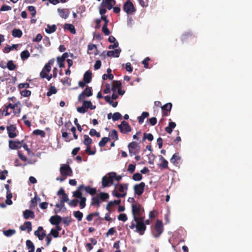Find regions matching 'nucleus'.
I'll return each instance as SVG.
<instances>
[{
  "label": "nucleus",
  "mask_w": 252,
  "mask_h": 252,
  "mask_svg": "<svg viewBox=\"0 0 252 252\" xmlns=\"http://www.w3.org/2000/svg\"><path fill=\"white\" fill-rule=\"evenodd\" d=\"M8 174V171L6 170H4L3 171L0 172V179L3 180L5 179L6 176Z\"/></svg>",
  "instance_id": "nucleus-64"
},
{
  "label": "nucleus",
  "mask_w": 252,
  "mask_h": 252,
  "mask_svg": "<svg viewBox=\"0 0 252 252\" xmlns=\"http://www.w3.org/2000/svg\"><path fill=\"white\" fill-rule=\"evenodd\" d=\"M149 114L147 112H142L141 115L137 118L139 123L140 124H142L144 121V119L147 118L149 116Z\"/></svg>",
  "instance_id": "nucleus-33"
},
{
  "label": "nucleus",
  "mask_w": 252,
  "mask_h": 252,
  "mask_svg": "<svg viewBox=\"0 0 252 252\" xmlns=\"http://www.w3.org/2000/svg\"><path fill=\"white\" fill-rule=\"evenodd\" d=\"M122 83L120 81H114L113 82L111 90L115 93L117 89L121 88Z\"/></svg>",
  "instance_id": "nucleus-28"
},
{
  "label": "nucleus",
  "mask_w": 252,
  "mask_h": 252,
  "mask_svg": "<svg viewBox=\"0 0 252 252\" xmlns=\"http://www.w3.org/2000/svg\"><path fill=\"white\" fill-rule=\"evenodd\" d=\"M56 30L57 27L55 25H53L52 26L48 25L47 28L45 29V31L47 33L50 34L54 32Z\"/></svg>",
  "instance_id": "nucleus-35"
},
{
  "label": "nucleus",
  "mask_w": 252,
  "mask_h": 252,
  "mask_svg": "<svg viewBox=\"0 0 252 252\" xmlns=\"http://www.w3.org/2000/svg\"><path fill=\"white\" fill-rule=\"evenodd\" d=\"M146 139L150 141H152L154 139V136L151 133H144L143 134V141Z\"/></svg>",
  "instance_id": "nucleus-47"
},
{
  "label": "nucleus",
  "mask_w": 252,
  "mask_h": 252,
  "mask_svg": "<svg viewBox=\"0 0 252 252\" xmlns=\"http://www.w3.org/2000/svg\"><path fill=\"white\" fill-rule=\"evenodd\" d=\"M181 159V157L178 153L174 154L170 158V162L174 165H177L179 163V161Z\"/></svg>",
  "instance_id": "nucleus-24"
},
{
  "label": "nucleus",
  "mask_w": 252,
  "mask_h": 252,
  "mask_svg": "<svg viewBox=\"0 0 252 252\" xmlns=\"http://www.w3.org/2000/svg\"><path fill=\"white\" fill-rule=\"evenodd\" d=\"M64 28L65 30L69 31L71 33L75 34L76 33V30L74 26L72 24H65Z\"/></svg>",
  "instance_id": "nucleus-30"
},
{
  "label": "nucleus",
  "mask_w": 252,
  "mask_h": 252,
  "mask_svg": "<svg viewBox=\"0 0 252 252\" xmlns=\"http://www.w3.org/2000/svg\"><path fill=\"white\" fill-rule=\"evenodd\" d=\"M159 160L162 161V162L158 164V166L163 169H166L168 168V161L162 156H159Z\"/></svg>",
  "instance_id": "nucleus-26"
},
{
  "label": "nucleus",
  "mask_w": 252,
  "mask_h": 252,
  "mask_svg": "<svg viewBox=\"0 0 252 252\" xmlns=\"http://www.w3.org/2000/svg\"><path fill=\"white\" fill-rule=\"evenodd\" d=\"M102 31L105 35H108L110 33L109 30L107 28V25L103 24L102 28Z\"/></svg>",
  "instance_id": "nucleus-55"
},
{
  "label": "nucleus",
  "mask_w": 252,
  "mask_h": 252,
  "mask_svg": "<svg viewBox=\"0 0 252 252\" xmlns=\"http://www.w3.org/2000/svg\"><path fill=\"white\" fill-rule=\"evenodd\" d=\"M22 33V31L20 29H14L12 32V35L15 37H21Z\"/></svg>",
  "instance_id": "nucleus-34"
},
{
  "label": "nucleus",
  "mask_w": 252,
  "mask_h": 252,
  "mask_svg": "<svg viewBox=\"0 0 252 252\" xmlns=\"http://www.w3.org/2000/svg\"><path fill=\"white\" fill-rule=\"evenodd\" d=\"M98 196L100 200L104 201L109 198V195L107 193L100 192Z\"/></svg>",
  "instance_id": "nucleus-46"
},
{
  "label": "nucleus",
  "mask_w": 252,
  "mask_h": 252,
  "mask_svg": "<svg viewBox=\"0 0 252 252\" xmlns=\"http://www.w3.org/2000/svg\"><path fill=\"white\" fill-rule=\"evenodd\" d=\"M84 140L83 141V143L87 147L90 146V145L92 143V139L88 135H86V134L84 135Z\"/></svg>",
  "instance_id": "nucleus-38"
},
{
  "label": "nucleus",
  "mask_w": 252,
  "mask_h": 252,
  "mask_svg": "<svg viewBox=\"0 0 252 252\" xmlns=\"http://www.w3.org/2000/svg\"><path fill=\"white\" fill-rule=\"evenodd\" d=\"M93 95L92 87H87L86 89L78 95V100L79 102L83 101L86 97H89Z\"/></svg>",
  "instance_id": "nucleus-6"
},
{
  "label": "nucleus",
  "mask_w": 252,
  "mask_h": 252,
  "mask_svg": "<svg viewBox=\"0 0 252 252\" xmlns=\"http://www.w3.org/2000/svg\"><path fill=\"white\" fill-rule=\"evenodd\" d=\"M50 71H47L45 69V66L42 68L41 71L40 73V77L41 78H45L47 77V74Z\"/></svg>",
  "instance_id": "nucleus-52"
},
{
  "label": "nucleus",
  "mask_w": 252,
  "mask_h": 252,
  "mask_svg": "<svg viewBox=\"0 0 252 252\" xmlns=\"http://www.w3.org/2000/svg\"><path fill=\"white\" fill-rule=\"evenodd\" d=\"M26 229H27L28 232H30L32 230V223L30 221H26L24 223Z\"/></svg>",
  "instance_id": "nucleus-62"
},
{
  "label": "nucleus",
  "mask_w": 252,
  "mask_h": 252,
  "mask_svg": "<svg viewBox=\"0 0 252 252\" xmlns=\"http://www.w3.org/2000/svg\"><path fill=\"white\" fill-rule=\"evenodd\" d=\"M145 217H140L139 218H134L133 220L136 223V231L140 235L144 234L146 229V226L144 223Z\"/></svg>",
  "instance_id": "nucleus-2"
},
{
  "label": "nucleus",
  "mask_w": 252,
  "mask_h": 252,
  "mask_svg": "<svg viewBox=\"0 0 252 252\" xmlns=\"http://www.w3.org/2000/svg\"><path fill=\"white\" fill-rule=\"evenodd\" d=\"M118 127L120 130V132L123 134H126L130 132L132 130V128L129 124L125 121H123L118 126Z\"/></svg>",
  "instance_id": "nucleus-7"
},
{
  "label": "nucleus",
  "mask_w": 252,
  "mask_h": 252,
  "mask_svg": "<svg viewBox=\"0 0 252 252\" xmlns=\"http://www.w3.org/2000/svg\"><path fill=\"white\" fill-rule=\"evenodd\" d=\"M33 133L35 135H40L41 137L45 136V132L40 129H36L33 131Z\"/></svg>",
  "instance_id": "nucleus-59"
},
{
  "label": "nucleus",
  "mask_w": 252,
  "mask_h": 252,
  "mask_svg": "<svg viewBox=\"0 0 252 252\" xmlns=\"http://www.w3.org/2000/svg\"><path fill=\"white\" fill-rule=\"evenodd\" d=\"M55 62L54 59H52L50 60L48 63H46L45 66V70L47 71H50L51 70V66L54 64Z\"/></svg>",
  "instance_id": "nucleus-39"
},
{
  "label": "nucleus",
  "mask_w": 252,
  "mask_h": 252,
  "mask_svg": "<svg viewBox=\"0 0 252 252\" xmlns=\"http://www.w3.org/2000/svg\"><path fill=\"white\" fill-rule=\"evenodd\" d=\"M8 137L10 138H15L17 136L16 133V127L13 125L7 126L6 127Z\"/></svg>",
  "instance_id": "nucleus-13"
},
{
  "label": "nucleus",
  "mask_w": 252,
  "mask_h": 252,
  "mask_svg": "<svg viewBox=\"0 0 252 252\" xmlns=\"http://www.w3.org/2000/svg\"><path fill=\"white\" fill-rule=\"evenodd\" d=\"M123 10L127 14H132L136 11L133 4L130 0H127L124 4Z\"/></svg>",
  "instance_id": "nucleus-5"
},
{
  "label": "nucleus",
  "mask_w": 252,
  "mask_h": 252,
  "mask_svg": "<svg viewBox=\"0 0 252 252\" xmlns=\"http://www.w3.org/2000/svg\"><path fill=\"white\" fill-rule=\"evenodd\" d=\"M23 217L24 219L27 220L30 218L33 219L35 217L34 213L33 211L29 210H26L23 212Z\"/></svg>",
  "instance_id": "nucleus-23"
},
{
  "label": "nucleus",
  "mask_w": 252,
  "mask_h": 252,
  "mask_svg": "<svg viewBox=\"0 0 252 252\" xmlns=\"http://www.w3.org/2000/svg\"><path fill=\"white\" fill-rule=\"evenodd\" d=\"M195 37L191 32H188L184 33L181 37V41L184 43L186 40H190Z\"/></svg>",
  "instance_id": "nucleus-20"
},
{
  "label": "nucleus",
  "mask_w": 252,
  "mask_h": 252,
  "mask_svg": "<svg viewBox=\"0 0 252 252\" xmlns=\"http://www.w3.org/2000/svg\"><path fill=\"white\" fill-rule=\"evenodd\" d=\"M23 140L21 142L18 141H9V147L10 149L12 150L17 149L21 147V143L23 142Z\"/></svg>",
  "instance_id": "nucleus-16"
},
{
  "label": "nucleus",
  "mask_w": 252,
  "mask_h": 252,
  "mask_svg": "<svg viewBox=\"0 0 252 252\" xmlns=\"http://www.w3.org/2000/svg\"><path fill=\"white\" fill-rule=\"evenodd\" d=\"M112 194L113 196L118 197V198H121V197H124L126 195V191H125V192L123 193H119L117 191L114 190L112 192Z\"/></svg>",
  "instance_id": "nucleus-48"
},
{
  "label": "nucleus",
  "mask_w": 252,
  "mask_h": 252,
  "mask_svg": "<svg viewBox=\"0 0 252 252\" xmlns=\"http://www.w3.org/2000/svg\"><path fill=\"white\" fill-rule=\"evenodd\" d=\"M30 56V53L28 50H25L21 52V58L23 61L27 59Z\"/></svg>",
  "instance_id": "nucleus-45"
},
{
  "label": "nucleus",
  "mask_w": 252,
  "mask_h": 252,
  "mask_svg": "<svg viewBox=\"0 0 252 252\" xmlns=\"http://www.w3.org/2000/svg\"><path fill=\"white\" fill-rule=\"evenodd\" d=\"M176 126V124L175 123L170 122L169 123L168 126L165 127V130L168 133L170 134L172 132L173 129Z\"/></svg>",
  "instance_id": "nucleus-29"
},
{
  "label": "nucleus",
  "mask_w": 252,
  "mask_h": 252,
  "mask_svg": "<svg viewBox=\"0 0 252 252\" xmlns=\"http://www.w3.org/2000/svg\"><path fill=\"white\" fill-rule=\"evenodd\" d=\"M129 154L130 156L136 155L139 152V146L136 142H131L128 145Z\"/></svg>",
  "instance_id": "nucleus-9"
},
{
  "label": "nucleus",
  "mask_w": 252,
  "mask_h": 252,
  "mask_svg": "<svg viewBox=\"0 0 252 252\" xmlns=\"http://www.w3.org/2000/svg\"><path fill=\"white\" fill-rule=\"evenodd\" d=\"M172 107L171 103H167L161 106V109L162 111V116H167L169 114V112L171 111Z\"/></svg>",
  "instance_id": "nucleus-15"
},
{
  "label": "nucleus",
  "mask_w": 252,
  "mask_h": 252,
  "mask_svg": "<svg viewBox=\"0 0 252 252\" xmlns=\"http://www.w3.org/2000/svg\"><path fill=\"white\" fill-rule=\"evenodd\" d=\"M62 220V218L61 216L59 215H55L52 216L50 218L49 221L52 224L57 225V224H60Z\"/></svg>",
  "instance_id": "nucleus-18"
},
{
  "label": "nucleus",
  "mask_w": 252,
  "mask_h": 252,
  "mask_svg": "<svg viewBox=\"0 0 252 252\" xmlns=\"http://www.w3.org/2000/svg\"><path fill=\"white\" fill-rule=\"evenodd\" d=\"M121 203V200L120 199H119V200H115L114 201H111L110 202H109L107 206H106V209H108V208H109V206L110 205H119Z\"/></svg>",
  "instance_id": "nucleus-60"
},
{
  "label": "nucleus",
  "mask_w": 252,
  "mask_h": 252,
  "mask_svg": "<svg viewBox=\"0 0 252 252\" xmlns=\"http://www.w3.org/2000/svg\"><path fill=\"white\" fill-rule=\"evenodd\" d=\"M6 67L10 70H14L16 68V65L12 61H9L6 64Z\"/></svg>",
  "instance_id": "nucleus-43"
},
{
  "label": "nucleus",
  "mask_w": 252,
  "mask_h": 252,
  "mask_svg": "<svg viewBox=\"0 0 252 252\" xmlns=\"http://www.w3.org/2000/svg\"><path fill=\"white\" fill-rule=\"evenodd\" d=\"M131 211L133 219L145 217L144 215V209L139 203H133L131 205Z\"/></svg>",
  "instance_id": "nucleus-1"
},
{
  "label": "nucleus",
  "mask_w": 252,
  "mask_h": 252,
  "mask_svg": "<svg viewBox=\"0 0 252 252\" xmlns=\"http://www.w3.org/2000/svg\"><path fill=\"white\" fill-rule=\"evenodd\" d=\"M73 196L77 198H79L80 201L78 203H79V206L81 209H83L86 206V198L85 197L82 196V193L81 191H79V190H76L73 192Z\"/></svg>",
  "instance_id": "nucleus-8"
},
{
  "label": "nucleus",
  "mask_w": 252,
  "mask_h": 252,
  "mask_svg": "<svg viewBox=\"0 0 252 252\" xmlns=\"http://www.w3.org/2000/svg\"><path fill=\"white\" fill-rule=\"evenodd\" d=\"M89 134L91 136H96L97 137H100V133L97 132L96 130L94 128H92L90 129Z\"/></svg>",
  "instance_id": "nucleus-51"
},
{
  "label": "nucleus",
  "mask_w": 252,
  "mask_h": 252,
  "mask_svg": "<svg viewBox=\"0 0 252 252\" xmlns=\"http://www.w3.org/2000/svg\"><path fill=\"white\" fill-rule=\"evenodd\" d=\"M121 50L120 49H116L115 50L109 51L107 52V56L108 57H114L118 58L119 57Z\"/></svg>",
  "instance_id": "nucleus-21"
},
{
  "label": "nucleus",
  "mask_w": 252,
  "mask_h": 252,
  "mask_svg": "<svg viewBox=\"0 0 252 252\" xmlns=\"http://www.w3.org/2000/svg\"><path fill=\"white\" fill-rule=\"evenodd\" d=\"M122 115L119 112H115L112 115V120L114 121H116L122 118Z\"/></svg>",
  "instance_id": "nucleus-53"
},
{
  "label": "nucleus",
  "mask_w": 252,
  "mask_h": 252,
  "mask_svg": "<svg viewBox=\"0 0 252 252\" xmlns=\"http://www.w3.org/2000/svg\"><path fill=\"white\" fill-rule=\"evenodd\" d=\"M34 235L38 237L39 240H42L46 236L45 231L42 226H39L37 230L34 231Z\"/></svg>",
  "instance_id": "nucleus-14"
},
{
  "label": "nucleus",
  "mask_w": 252,
  "mask_h": 252,
  "mask_svg": "<svg viewBox=\"0 0 252 252\" xmlns=\"http://www.w3.org/2000/svg\"><path fill=\"white\" fill-rule=\"evenodd\" d=\"M84 190L87 193H89L91 195H94L96 193V189L95 188H91L90 186H84L83 185L79 186L76 190L81 191Z\"/></svg>",
  "instance_id": "nucleus-10"
},
{
  "label": "nucleus",
  "mask_w": 252,
  "mask_h": 252,
  "mask_svg": "<svg viewBox=\"0 0 252 252\" xmlns=\"http://www.w3.org/2000/svg\"><path fill=\"white\" fill-rule=\"evenodd\" d=\"M83 104L84 106L88 110V108H90L91 110H94L96 108L95 105H93L91 101H87L83 100Z\"/></svg>",
  "instance_id": "nucleus-27"
},
{
  "label": "nucleus",
  "mask_w": 252,
  "mask_h": 252,
  "mask_svg": "<svg viewBox=\"0 0 252 252\" xmlns=\"http://www.w3.org/2000/svg\"><path fill=\"white\" fill-rule=\"evenodd\" d=\"M28 9L31 12V15L32 17H34L35 16L36 11L34 6L32 5L29 6L28 7Z\"/></svg>",
  "instance_id": "nucleus-56"
},
{
  "label": "nucleus",
  "mask_w": 252,
  "mask_h": 252,
  "mask_svg": "<svg viewBox=\"0 0 252 252\" xmlns=\"http://www.w3.org/2000/svg\"><path fill=\"white\" fill-rule=\"evenodd\" d=\"M68 57L67 53H63L61 57H58L57 58V62L59 66L61 68L64 67V62L66 58Z\"/></svg>",
  "instance_id": "nucleus-17"
},
{
  "label": "nucleus",
  "mask_w": 252,
  "mask_h": 252,
  "mask_svg": "<svg viewBox=\"0 0 252 252\" xmlns=\"http://www.w3.org/2000/svg\"><path fill=\"white\" fill-rule=\"evenodd\" d=\"M113 184V179L110 173L108 174V176L105 175L102 179V186L103 188L109 187Z\"/></svg>",
  "instance_id": "nucleus-12"
},
{
  "label": "nucleus",
  "mask_w": 252,
  "mask_h": 252,
  "mask_svg": "<svg viewBox=\"0 0 252 252\" xmlns=\"http://www.w3.org/2000/svg\"><path fill=\"white\" fill-rule=\"evenodd\" d=\"M163 231V225L162 221L159 220H157L152 230V234L155 238H158L162 233Z\"/></svg>",
  "instance_id": "nucleus-3"
},
{
  "label": "nucleus",
  "mask_w": 252,
  "mask_h": 252,
  "mask_svg": "<svg viewBox=\"0 0 252 252\" xmlns=\"http://www.w3.org/2000/svg\"><path fill=\"white\" fill-rule=\"evenodd\" d=\"M128 185L127 184H119L117 186V188L119 191L122 192V193L125 192V191H126Z\"/></svg>",
  "instance_id": "nucleus-32"
},
{
  "label": "nucleus",
  "mask_w": 252,
  "mask_h": 252,
  "mask_svg": "<svg viewBox=\"0 0 252 252\" xmlns=\"http://www.w3.org/2000/svg\"><path fill=\"white\" fill-rule=\"evenodd\" d=\"M92 80V73L87 71L83 76V80L86 83H89Z\"/></svg>",
  "instance_id": "nucleus-25"
},
{
  "label": "nucleus",
  "mask_w": 252,
  "mask_h": 252,
  "mask_svg": "<svg viewBox=\"0 0 252 252\" xmlns=\"http://www.w3.org/2000/svg\"><path fill=\"white\" fill-rule=\"evenodd\" d=\"M57 90L55 88V87L51 86L49 89V91L47 93V95L48 96H50L51 95H52L53 94H56L57 93Z\"/></svg>",
  "instance_id": "nucleus-42"
},
{
  "label": "nucleus",
  "mask_w": 252,
  "mask_h": 252,
  "mask_svg": "<svg viewBox=\"0 0 252 252\" xmlns=\"http://www.w3.org/2000/svg\"><path fill=\"white\" fill-rule=\"evenodd\" d=\"M16 231L14 229H8L3 231V234L6 237H10L15 234Z\"/></svg>",
  "instance_id": "nucleus-44"
},
{
  "label": "nucleus",
  "mask_w": 252,
  "mask_h": 252,
  "mask_svg": "<svg viewBox=\"0 0 252 252\" xmlns=\"http://www.w3.org/2000/svg\"><path fill=\"white\" fill-rule=\"evenodd\" d=\"M37 195L36 193L35 194L34 197L32 198L31 200V203L30 205V207L31 209H34L35 208V207L37 206Z\"/></svg>",
  "instance_id": "nucleus-36"
},
{
  "label": "nucleus",
  "mask_w": 252,
  "mask_h": 252,
  "mask_svg": "<svg viewBox=\"0 0 252 252\" xmlns=\"http://www.w3.org/2000/svg\"><path fill=\"white\" fill-rule=\"evenodd\" d=\"M77 111L80 113L84 114L87 112L88 110L84 106L83 104L81 107H78L77 108Z\"/></svg>",
  "instance_id": "nucleus-63"
},
{
  "label": "nucleus",
  "mask_w": 252,
  "mask_h": 252,
  "mask_svg": "<svg viewBox=\"0 0 252 252\" xmlns=\"http://www.w3.org/2000/svg\"><path fill=\"white\" fill-rule=\"evenodd\" d=\"M110 140L109 137H104L99 142L98 145L100 147H103L105 146L106 143Z\"/></svg>",
  "instance_id": "nucleus-40"
},
{
  "label": "nucleus",
  "mask_w": 252,
  "mask_h": 252,
  "mask_svg": "<svg viewBox=\"0 0 252 252\" xmlns=\"http://www.w3.org/2000/svg\"><path fill=\"white\" fill-rule=\"evenodd\" d=\"M57 11L60 16L63 19L67 18L70 13V11L68 9L58 8Z\"/></svg>",
  "instance_id": "nucleus-19"
},
{
  "label": "nucleus",
  "mask_w": 252,
  "mask_h": 252,
  "mask_svg": "<svg viewBox=\"0 0 252 252\" xmlns=\"http://www.w3.org/2000/svg\"><path fill=\"white\" fill-rule=\"evenodd\" d=\"M145 187V184L143 182L138 184L135 185L133 187L134 194L138 196H141L144 191Z\"/></svg>",
  "instance_id": "nucleus-11"
},
{
  "label": "nucleus",
  "mask_w": 252,
  "mask_h": 252,
  "mask_svg": "<svg viewBox=\"0 0 252 252\" xmlns=\"http://www.w3.org/2000/svg\"><path fill=\"white\" fill-rule=\"evenodd\" d=\"M17 46V45L13 44L11 46H7L3 49V52L4 53H9L10 51L13 50L15 47Z\"/></svg>",
  "instance_id": "nucleus-57"
},
{
  "label": "nucleus",
  "mask_w": 252,
  "mask_h": 252,
  "mask_svg": "<svg viewBox=\"0 0 252 252\" xmlns=\"http://www.w3.org/2000/svg\"><path fill=\"white\" fill-rule=\"evenodd\" d=\"M70 81H71V79H70L68 77H65L63 79H62L61 80V82L62 83V84L63 85H67L68 86H70L71 85Z\"/></svg>",
  "instance_id": "nucleus-50"
},
{
  "label": "nucleus",
  "mask_w": 252,
  "mask_h": 252,
  "mask_svg": "<svg viewBox=\"0 0 252 252\" xmlns=\"http://www.w3.org/2000/svg\"><path fill=\"white\" fill-rule=\"evenodd\" d=\"M26 246L29 249L28 252H34V246L33 243L30 240H28L26 241Z\"/></svg>",
  "instance_id": "nucleus-31"
},
{
  "label": "nucleus",
  "mask_w": 252,
  "mask_h": 252,
  "mask_svg": "<svg viewBox=\"0 0 252 252\" xmlns=\"http://www.w3.org/2000/svg\"><path fill=\"white\" fill-rule=\"evenodd\" d=\"M118 219L119 220L126 221L127 220V217L126 214H121L118 216Z\"/></svg>",
  "instance_id": "nucleus-61"
},
{
  "label": "nucleus",
  "mask_w": 252,
  "mask_h": 252,
  "mask_svg": "<svg viewBox=\"0 0 252 252\" xmlns=\"http://www.w3.org/2000/svg\"><path fill=\"white\" fill-rule=\"evenodd\" d=\"M73 214L74 217L77 219L78 221H80L82 220L83 216V214L82 212L79 211H74Z\"/></svg>",
  "instance_id": "nucleus-41"
},
{
  "label": "nucleus",
  "mask_w": 252,
  "mask_h": 252,
  "mask_svg": "<svg viewBox=\"0 0 252 252\" xmlns=\"http://www.w3.org/2000/svg\"><path fill=\"white\" fill-rule=\"evenodd\" d=\"M20 94L24 97H29L31 95V91L25 89L21 91Z\"/></svg>",
  "instance_id": "nucleus-54"
},
{
  "label": "nucleus",
  "mask_w": 252,
  "mask_h": 252,
  "mask_svg": "<svg viewBox=\"0 0 252 252\" xmlns=\"http://www.w3.org/2000/svg\"><path fill=\"white\" fill-rule=\"evenodd\" d=\"M109 136L110 138L114 140V141H116L118 140V135L117 131L115 129L112 130L110 133H109Z\"/></svg>",
  "instance_id": "nucleus-37"
},
{
  "label": "nucleus",
  "mask_w": 252,
  "mask_h": 252,
  "mask_svg": "<svg viewBox=\"0 0 252 252\" xmlns=\"http://www.w3.org/2000/svg\"><path fill=\"white\" fill-rule=\"evenodd\" d=\"M60 172L61 175L63 177L71 176L72 175V170L69 165L63 164L60 169Z\"/></svg>",
  "instance_id": "nucleus-4"
},
{
  "label": "nucleus",
  "mask_w": 252,
  "mask_h": 252,
  "mask_svg": "<svg viewBox=\"0 0 252 252\" xmlns=\"http://www.w3.org/2000/svg\"><path fill=\"white\" fill-rule=\"evenodd\" d=\"M63 223L64 224L65 226H68L70 223L71 220L70 217H65L62 219Z\"/></svg>",
  "instance_id": "nucleus-58"
},
{
  "label": "nucleus",
  "mask_w": 252,
  "mask_h": 252,
  "mask_svg": "<svg viewBox=\"0 0 252 252\" xmlns=\"http://www.w3.org/2000/svg\"><path fill=\"white\" fill-rule=\"evenodd\" d=\"M132 179L135 181H139L142 179V175L139 173H134Z\"/></svg>",
  "instance_id": "nucleus-49"
},
{
  "label": "nucleus",
  "mask_w": 252,
  "mask_h": 252,
  "mask_svg": "<svg viewBox=\"0 0 252 252\" xmlns=\"http://www.w3.org/2000/svg\"><path fill=\"white\" fill-rule=\"evenodd\" d=\"M100 201L98 196L93 197L91 199V205L97 208L100 207Z\"/></svg>",
  "instance_id": "nucleus-22"
}]
</instances>
